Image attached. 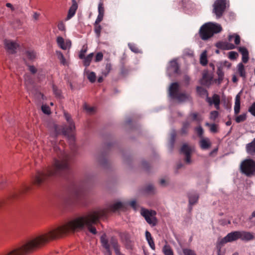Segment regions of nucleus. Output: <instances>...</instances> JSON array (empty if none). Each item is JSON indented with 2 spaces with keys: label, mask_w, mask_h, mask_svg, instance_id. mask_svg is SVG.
I'll return each instance as SVG.
<instances>
[{
  "label": "nucleus",
  "mask_w": 255,
  "mask_h": 255,
  "mask_svg": "<svg viewBox=\"0 0 255 255\" xmlns=\"http://www.w3.org/2000/svg\"><path fill=\"white\" fill-rule=\"evenodd\" d=\"M145 235L149 246L152 250H154L155 249V244L151 234L148 231H146Z\"/></svg>",
  "instance_id": "21"
},
{
  "label": "nucleus",
  "mask_w": 255,
  "mask_h": 255,
  "mask_svg": "<svg viewBox=\"0 0 255 255\" xmlns=\"http://www.w3.org/2000/svg\"><path fill=\"white\" fill-rule=\"evenodd\" d=\"M6 6L7 7H9L11 8V9L12 10H14V8L13 7V6H12V5L10 3H6Z\"/></svg>",
  "instance_id": "61"
},
{
  "label": "nucleus",
  "mask_w": 255,
  "mask_h": 255,
  "mask_svg": "<svg viewBox=\"0 0 255 255\" xmlns=\"http://www.w3.org/2000/svg\"><path fill=\"white\" fill-rule=\"evenodd\" d=\"M183 253L184 255H196L194 251L188 249H183Z\"/></svg>",
  "instance_id": "46"
},
{
  "label": "nucleus",
  "mask_w": 255,
  "mask_h": 255,
  "mask_svg": "<svg viewBox=\"0 0 255 255\" xmlns=\"http://www.w3.org/2000/svg\"><path fill=\"white\" fill-rule=\"evenodd\" d=\"M140 214L144 218L148 224L152 227L156 225L157 220L156 218V212L155 211L142 208L140 211Z\"/></svg>",
  "instance_id": "7"
},
{
  "label": "nucleus",
  "mask_w": 255,
  "mask_h": 255,
  "mask_svg": "<svg viewBox=\"0 0 255 255\" xmlns=\"http://www.w3.org/2000/svg\"><path fill=\"white\" fill-rule=\"evenodd\" d=\"M130 206L134 209L136 208V203L135 200H132L129 202Z\"/></svg>",
  "instance_id": "58"
},
{
  "label": "nucleus",
  "mask_w": 255,
  "mask_h": 255,
  "mask_svg": "<svg viewBox=\"0 0 255 255\" xmlns=\"http://www.w3.org/2000/svg\"><path fill=\"white\" fill-rule=\"evenodd\" d=\"M238 72L241 77L245 79L246 77V73L244 65L240 63L238 65Z\"/></svg>",
  "instance_id": "27"
},
{
  "label": "nucleus",
  "mask_w": 255,
  "mask_h": 255,
  "mask_svg": "<svg viewBox=\"0 0 255 255\" xmlns=\"http://www.w3.org/2000/svg\"><path fill=\"white\" fill-rule=\"evenodd\" d=\"M247 119L246 114H243L236 118L235 121L237 123H240L245 121Z\"/></svg>",
  "instance_id": "37"
},
{
  "label": "nucleus",
  "mask_w": 255,
  "mask_h": 255,
  "mask_svg": "<svg viewBox=\"0 0 255 255\" xmlns=\"http://www.w3.org/2000/svg\"><path fill=\"white\" fill-rule=\"evenodd\" d=\"M53 91L54 95L57 98H60L61 97V91L55 85L53 86Z\"/></svg>",
  "instance_id": "40"
},
{
  "label": "nucleus",
  "mask_w": 255,
  "mask_h": 255,
  "mask_svg": "<svg viewBox=\"0 0 255 255\" xmlns=\"http://www.w3.org/2000/svg\"><path fill=\"white\" fill-rule=\"evenodd\" d=\"M239 51L242 55V61L244 63H247L249 60V52L247 49L244 47H240Z\"/></svg>",
  "instance_id": "18"
},
{
  "label": "nucleus",
  "mask_w": 255,
  "mask_h": 255,
  "mask_svg": "<svg viewBox=\"0 0 255 255\" xmlns=\"http://www.w3.org/2000/svg\"><path fill=\"white\" fill-rule=\"evenodd\" d=\"M246 150L251 155H254L255 153V138L251 142L247 144Z\"/></svg>",
  "instance_id": "22"
},
{
  "label": "nucleus",
  "mask_w": 255,
  "mask_h": 255,
  "mask_svg": "<svg viewBox=\"0 0 255 255\" xmlns=\"http://www.w3.org/2000/svg\"><path fill=\"white\" fill-rule=\"evenodd\" d=\"M98 12L99 14L104 15V7L102 2H100L98 5Z\"/></svg>",
  "instance_id": "49"
},
{
  "label": "nucleus",
  "mask_w": 255,
  "mask_h": 255,
  "mask_svg": "<svg viewBox=\"0 0 255 255\" xmlns=\"http://www.w3.org/2000/svg\"><path fill=\"white\" fill-rule=\"evenodd\" d=\"M217 74L218 75V78L217 79H215V81L216 83H218V84L219 85L222 83L224 76V72L221 68H218L217 71Z\"/></svg>",
  "instance_id": "26"
},
{
  "label": "nucleus",
  "mask_w": 255,
  "mask_h": 255,
  "mask_svg": "<svg viewBox=\"0 0 255 255\" xmlns=\"http://www.w3.org/2000/svg\"><path fill=\"white\" fill-rule=\"evenodd\" d=\"M254 239V235L250 232L246 231H233L228 234L220 241V244L223 245L227 243L232 242L241 239L243 241H249Z\"/></svg>",
  "instance_id": "2"
},
{
  "label": "nucleus",
  "mask_w": 255,
  "mask_h": 255,
  "mask_svg": "<svg viewBox=\"0 0 255 255\" xmlns=\"http://www.w3.org/2000/svg\"><path fill=\"white\" fill-rule=\"evenodd\" d=\"M84 109L89 114H92L95 111V108L94 107H89L86 104L84 106Z\"/></svg>",
  "instance_id": "48"
},
{
  "label": "nucleus",
  "mask_w": 255,
  "mask_h": 255,
  "mask_svg": "<svg viewBox=\"0 0 255 255\" xmlns=\"http://www.w3.org/2000/svg\"><path fill=\"white\" fill-rule=\"evenodd\" d=\"M128 46L129 48L131 50V51H132V52H133L135 53H137L139 52V50L138 48L137 47L136 45H135L134 44L129 43L128 44Z\"/></svg>",
  "instance_id": "38"
},
{
  "label": "nucleus",
  "mask_w": 255,
  "mask_h": 255,
  "mask_svg": "<svg viewBox=\"0 0 255 255\" xmlns=\"http://www.w3.org/2000/svg\"><path fill=\"white\" fill-rule=\"evenodd\" d=\"M56 54L58 58L60 61L61 64L63 65H66L67 62L62 53L61 51H57Z\"/></svg>",
  "instance_id": "31"
},
{
  "label": "nucleus",
  "mask_w": 255,
  "mask_h": 255,
  "mask_svg": "<svg viewBox=\"0 0 255 255\" xmlns=\"http://www.w3.org/2000/svg\"><path fill=\"white\" fill-rule=\"evenodd\" d=\"M195 130H196V131L198 135L200 137H202V135L203 134V132H204L203 128L201 126H199V127H197L195 128Z\"/></svg>",
  "instance_id": "47"
},
{
  "label": "nucleus",
  "mask_w": 255,
  "mask_h": 255,
  "mask_svg": "<svg viewBox=\"0 0 255 255\" xmlns=\"http://www.w3.org/2000/svg\"><path fill=\"white\" fill-rule=\"evenodd\" d=\"M128 70L126 69L124 66H123L121 68V72L122 74L124 75L128 73Z\"/></svg>",
  "instance_id": "59"
},
{
  "label": "nucleus",
  "mask_w": 255,
  "mask_h": 255,
  "mask_svg": "<svg viewBox=\"0 0 255 255\" xmlns=\"http://www.w3.org/2000/svg\"><path fill=\"white\" fill-rule=\"evenodd\" d=\"M25 57L28 60L33 61L36 58V52L32 49H27L24 53Z\"/></svg>",
  "instance_id": "17"
},
{
  "label": "nucleus",
  "mask_w": 255,
  "mask_h": 255,
  "mask_svg": "<svg viewBox=\"0 0 255 255\" xmlns=\"http://www.w3.org/2000/svg\"><path fill=\"white\" fill-rule=\"evenodd\" d=\"M200 145L202 149L206 150L210 147L211 143L208 138H202L200 141Z\"/></svg>",
  "instance_id": "24"
},
{
  "label": "nucleus",
  "mask_w": 255,
  "mask_h": 255,
  "mask_svg": "<svg viewBox=\"0 0 255 255\" xmlns=\"http://www.w3.org/2000/svg\"><path fill=\"white\" fill-rule=\"evenodd\" d=\"M145 190L148 193H153L154 192V187L152 184H149L146 186Z\"/></svg>",
  "instance_id": "43"
},
{
  "label": "nucleus",
  "mask_w": 255,
  "mask_h": 255,
  "mask_svg": "<svg viewBox=\"0 0 255 255\" xmlns=\"http://www.w3.org/2000/svg\"><path fill=\"white\" fill-rule=\"evenodd\" d=\"M4 44L5 49L10 54L15 53L17 48L18 47V45L16 42L10 40L5 39Z\"/></svg>",
  "instance_id": "12"
},
{
  "label": "nucleus",
  "mask_w": 255,
  "mask_h": 255,
  "mask_svg": "<svg viewBox=\"0 0 255 255\" xmlns=\"http://www.w3.org/2000/svg\"><path fill=\"white\" fill-rule=\"evenodd\" d=\"M184 81L186 82V83L187 84H188L189 82L190 81V80L189 77L187 76V75H186V76H184Z\"/></svg>",
  "instance_id": "60"
},
{
  "label": "nucleus",
  "mask_w": 255,
  "mask_h": 255,
  "mask_svg": "<svg viewBox=\"0 0 255 255\" xmlns=\"http://www.w3.org/2000/svg\"><path fill=\"white\" fill-rule=\"evenodd\" d=\"M233 39H234L235 43L236 45H238L240 43V37L238 34H234L233 35H230L229 36V40L232 41Z\"/></svg>",
  "instance_id": "34"
},
{
  "label": "nucleus",
  "mask_w": 255,
  "mask_h": 255,
  "mask_svg": "<svg viewBox=\"0 0 255 255\" xmlns=\"http://www.w3.org/2000/svg\"><path fill=\"white\" fill-rule=\"evenodd\" d=\"M30 189L28 186H24L20 190L11 193L10 195L5 199L0 202V209L5 205H7L11 203L14 200L17 198L18 196L24 193Z\"/></svg>",
  "instance_id": "8"
},
{
  "label": "nucleus",
  "mask_w": 255,
  "mask_h": 255,
  "mask_svg": "<svg viewBox=\"0 0 255 255\" xmlns=\"http://www.w3.org/2000/svg\"><path fill=\"white\" fill-rule=\"evenodd\" d=\"M87 78L88 80L91 82L94 83L96 81V75L94 72H87Z\"/></svg>",
  "instance_id": "35"
},
{
  "label": "nucleus",
  "mask_w": 255,
  "mask_h": 255,
  "mask_svg": "<svg viewBox=\"0 0 255 255\" xmlns=\"http://www.w3.org/2000/svg\"><path fill=\"white\" fill-rule=\"evenodd\" d=\"M206 126L210 127V131L212 132L216 133L218 131L217 126L215 124H210L208 123L206 124Z\"/></svg>",
  "instance_id": "39"
},
{
  "label": "nucleus",
  "mask_w": 255,
  "mask_h": 255,
  "mask_svg": "<svg viewBox=\"0 0 255 255\" xmlns=\"http://www.w3.org/2000/svg\"><path fill=\"white\" fill-rule=\"evenodd\" d=\"M165 255H173V252L169 245H165L162 249Z\"/></svg>",
  "instance_id": "30"
},
{
  "label": "nucleus",
  "mask_w": 255,
  "mask_h": 255,
  "mask_svg": "<svg viewBox=\"0 0 255 255\" xmlns=\"http://www.w3.org/2000/svg\"><path fill=\"white\" fill-rule=\"evenodd\" d=\"M142 166L143 168L144 169H145V170H148L149 169V163L145 161H142Z\"/></svg>",
  "instance_id": "57"
},
{
  "label": "nucleus",
  "mask_w": 255,
  "mask_h": 255,
  "mask_svg": "<svg viewBox=\"0 0 255 255\" xmlns=\"http://www.w3.org/2000/svg\"><path fill=\"white\" fill-rule=\"evenodd\" d=\"M56 41L58 45L63 50H66L68 47L71 46L70 41H67L65 42L64 38L61 36L57 37Z\"/></svg>",
  "instance_id": "16"
},
{
  "label": "nucleus",
  "mask_w": 255,
  "mask_h": 255,
  "mask_svg": "<svg viewBox=\"0 0 255 255\" xmlns=\"http://www.w3.org/2000/svg\"><path fill=\"white\" fill-rule=\"evenodd\" d=\"M101 29H102V27H101V25H99V24H96L95 23L94 31H95V32L96 33L97 36L98 37H99L100 36Z\"/></svg>",
  "instance_id": "41"
},
{
  "label": "nucleus",
  "mask_w": 255,
  "mask_h": 255,
  "mask_svg": "<svg viewBox=\"0 0 255 255\" xmlns=\"http://www.w3.org/2000/svg\"><path fill=\"white\" fill-rule=\"evenodd\" d=\"M28 69L32 74H35L37 72V69L34 66H28Z\"/></svg>",
  "instance_id": "56"
},
{
  "label": "nucleus",
  "mask_w": 255,
  "mask_h": 255,
  "mask_svg": "<svg viewBox=\"0 0 255 255\" xmlns=\"http://www.w3.org/2000/svg\"><path fill=\"white\" fill-rule=\"evenodd\" d=\"M180 152L185 155V161L186 163H191V154L192 149L191 147L187 144H184L181 148Z\"/></svg>",
  "instance_id": "11"
},
{
  "label": "nucleus",
  "mask_w": 255,
  "mask_h": 255,
  "mask_svg": "<svg viewBox=\"0 0 255 255\" xmlns=\"http://www.w3.org/2000/svg\"><path fill=\"white\" fill-rule=\"evenodd\" d=\"M93 56V53H91L84 58L83 63L85 66L88 67L90 65Z\"/></svg>",
  "instance_id": "28"
},
{
  "label": "nucleus",
  "mask_w": 255,
  "mask_h": 255,
  "mask_svg": "<svg viewBox=\"0 0 255 255\" xmlns=\"http://www.w3.org/2000/svg\"><path fill=\"white\" fill-rule=\"evenodd\" d=\"M54 149L56 151L59 150V153H58V159L54 158L51 165L37 171L32 181L34 185L37 187L41 186L45 184L53 177L64 176V174L71 172L68 163L69 155L60 150L56 146L54 147Z\"/></svg>",
  "instance_id": "1"
},
{
  "label": "nucleus",
  "mask_w": 255,
  "mask_h": 255,
  "mask_svg": "<svg viewBox=\"0 0 255 255\" xmlns=\"http://www.w3.org/2000/svg\"><path fill=\"white\" fill-rule=\"evenodd\" d=\"M238 56V53L235 51H231L229 53V57L231 59H235Z\"/></svg>",
  "instance_id": "52"
},
{
  "label": "nucleus",
  "mask_w": 255,
  "mask_h": 255,
  "mask_svg": "<svg viewBox=\"0 0 255 255\" xmlns=\"http://www.w3.org/2000/svg\"><path fill=\"white\" fill-rule=\"evenodd\" d=\"M222 30V28L220 24L207 22L200 27L199 33L201 38L206 40L212 37L214 34L221 32Z\"/></svg>",
  "instance_id": "3"
},
{
  "label": "nucleus",
  "mask_w": 255,
  "mask_h": 255,
  "mask_svg": "<svg viewBox=\"0 0 255 255\" xmlns=\"http://www.w3.org/2000/svg\"><path fill=\"white\" fill-rule=\"evenodd\" d=\"M176 136V132L175 130H172L170 133V144L171 148H172L174 146V144L175 142V138Z\"/></svg>",
  "instance_id": "32"
},
{
  "label": "nucleus",
  "mask_w": 255,
  "mask_h": 255,
  "mask_svg": "<svg viewBox=\"0 0 255 255\" xmlns=\"http://www.w3.org/2000/svg\"><path fill=\"white\" fill-rule=\"evenodd\" d=\"M213 12L216 14L217 18L221 17L226 7L225 0H216L213 5Z\"/></svg>",
  "instance_id": "9"
},
{
  "label": "nucleus",
  "mask_w": 255,
  "mask_h": 255,
  "mask_svg": "<svg viewBox=\"0 0 255 255\" xmlns=\"http://www.w3.org/2000/svg\"><path fill=\"white\" fill-rule=\"evenodd\" d=\"M103 17H104V15L98 14V15L97 16V18L96 21H95V23L96 24H99L100 22H101L103 19Z\"/></svg>",
  "instance_id": "53"
},
{
  "label": "nucleus",
  "mask_w": 255,
  "mask_h": 255,
  "mask_svg": "<svg viewBox=\"0 0 255 255\" xmlns=\"http://www.w3.org/2000/svg\"><path fill=\"white\" fill-rule=\"evenodd\" d=\"M57 26L59 30L61 31H64L65 30V24L63 22H59Z\"/></svg>",
  "instance_id": "54"
},
{
  "label": "nucleus",
  "mask_w": 255,
  "mask_h": 255,
  "mask_svg": "<svg viewBox=\"0 0 255 255\" xmlns=\"http://www.w3.org/2000/svg\"><path fill=\"white\" fill-rule=\"evenodd\" d=\"M241 172L247 176L255 174V161L251 159L244 160L240 166Z\"/></svg>",
  "instance_id": "5"
},
{
  "label": "nucleus",
  "mask_w": 255,
  "mask_h": 255,
  "mask_svg": "<svg viewBox=\"0 0 255 255\" xmlns=\"http://www.w3.org/2000/svg\"><path fill=\"white\" fill-rule=\"evenodd\" d=\"M208 62L207 58V55H206V52L204 51L203 52L200 57V63L203 65L205 66L207 65Z\"/></svg>",
  "instance_id": "36"
},
{
  "label": "nucleus",
  "mask_w": 255,
  "mask_h": 255,
  "mask_svg": "<svg viewBox=\"0 0 255 255\" xmlns=\"http://www.w3.org/2000/svg\"><path fill=\"white\" fill-rule=\"evenodd\" d=\"M206 101L209 103L210 106L214 104L217 110H219L220 109V98L218 95L214 94L212 99L211 98L207 96L206 98Z\"/></svg>",
  "instance_id": "14"
},
{
  "label": "nucleus",
  "mask_w": 255,
  "mask_h": 255,
  "mask_svg": "<svg viewBox=\"0 0 255 255\" xmlns=\"http://www.w3.org/2000/svg\"><path fill=\"white\" fill-rule=\"evenodd\" d=\"M189 117L191 118L193 121H199L200 118L199 114L197 113H191L190 114Z\"/></svg>",
  "instance_id": "45"
},
{
  "label": "nucleus",
  "mask_w": 255,
  "mask_h": 255,
  "mask_svg": "<svg viewBox=\"0 0 255 255\" xmlns=\"http://www.w3.org/2000/svg\"><path fill=\"white\" fill-rule=\"evenodd\" d=\"M99 163L104 167H106L108 165V160L105 155L103 154L99 155L97 158Z\"/></svg>",
  "instance_id": "25"
},
{
  "label": "nucleus",
  "mask_w": 255,
  "mask_h": 255,
  "mask_svg": "<svg viewBox=\"0 0 255 255\" xmlns=\"http://www.w3.org/2000/svg\"><path fill=\"white\" fill-rule=\"evenodd\" d=\"M188 198L189 204L193 205L197 202L199 196L196 193L191 192L188 194Z\"/></svg>",
  "instance_id": "23"
},
{
  "label": "nucleus",
  "mask_w": 255,
  "mask_h": 255,
  "mask_svg": "<svg viewBox=\"0 0 255 255\" xmlns=\"http://www.w3.org/2000/svg\"><path fill=\"white\" fill-rule=\"evenodd\" d=\"M180 86L177 82L172 83L169 88V95L170 97L174 99H176L179 102H184L188 100L189 95L185 93L179 92Z\"/></svg>",
  "instance_id": "4"
},
{
  "label": "nucleus",
  "mask_w": 255,
  "mask_h": 255,
  "mask_svg": "<svg viewBox=\"0 0 255 255\" xmlns=\"http://www.w3.org/2000/svg\"><path fill=\"white\" fill-rule=\"evenodd\" d=\"M255 211H254L252 213V214L251 216L249 217V220H250V221H251V220H252V219L253 218H255Z\"/></svg>",
  "instance_id": "63"
},
{
  "label": "nucleus",
  "mask_w": 255,
  "mask_h": 255,
  "mask_svg": "<svg viewBox=\"0 0 255 255\" xmlns=\"http://www.w3.org/2000/svg\"><path fill=\"white\" fill-rule=\"evenodd\" d=\"M103 58V54L102 52H98L97 53L95 57V62H99L101 61Z\"/></svg>",
  "instance_id": "50"
},
{
  "label": "nucleus",
  "mask_w": 255,
  "mask_h": 255,
  "mask_svg": "<svg viewBox=\"0 0 255 255\" xmlns=\"http://www.w3.org/2000/svg\"><path fill=\"white\" fill-rule=\"evenodd\" d=\"M212 77L208 73H203L200 83L202 85L207 86L211 84Z\"/></svg>",
  "instance_id": "20"
},
{
  "label": "nucleus",
  "mask_w": 255,
  "mask_h": 255,
  "mask_svg": "<svg viewBox=\"0 0 255 255\" xmlns=\"http://www.w3.org/2000/svg\"><path fill=\"white\" fill-rule=\"evenodd\" d=\"M241 93V92L238 93L235 98L234 112L236 115L238 114L240 111Z\"/></svg>",
  "instance_id": "19"
},
{
  "label": "nucleus",
  "mask_w": 255,
  "mask_h": 255,
  "mask_svg": "<svg viewBox=\"0 0 255 255\" xmlns=\"http://www.w3.org/2000/svg\"><path fill=\"white\" fill-rule=\"evenodd\" d=\"M41 109L42 112L46 114H49L50 113V111L48 107H47L46 106H42Z\"/></svg>",
  "instance_id": "55"
},
{
  "label": "nucleus",
  "mask_w": 255,
  "mask_h": 255,
  "mask_svg": "<svg viewBox=\"0 0 255 255\" xmlns=\"http://www.w3.org/2000/svg\"><path fill=\"white\" fill-rule=\"evenodd\" d=\"M238 81V79L237 77L235 75H234L232 78V81L234 83H236Z\"/></svg>",
  "instance_id": "62"
},
{
  "label": "nucleus",
  "mask_w": 255,
  "mask_h": 255,
  "mask_svg": "<svg viewBox=\"0 0 255 255\" xmlns=\"http://www.w3.org/2000/svg\"><path fill=\"white\" fill-rule=\"evenodd\" d=\"M190 123L186 121L183 123L182 127L181 129L180 132L181 134H185L188 132V128L189 127Z\"/></svg>",
  "instance_id": "29"
},
{
  "label": "nucleus",
  "mask_w": 255,
  "mask_h": 255,
  "mask_svg": "<svg viewBox=\"0 0 255 255\" xmlns=\"http://www.w3.org/2000/svg\"><path fill=\"white\" fill-rule=\"evenodd\" d=\"M249 111L255 117V102L249 108Z\"/></svg>",
  "instance_id": "51"
},
{
  "label": "nucleus",
  "mask_w": 255,
  "mask_h": 255,
  "mask_svg": "<svg viewBox=\"0 0 255 255\" xmlns=\"http://www.w3.org/2000/svg\"><path fill=\"white\" fill-rule=\"evenodd\" d=\"M85 57V54L84 53H82V52H81L79 55V58L80 59H84Z\"/></svg>",
  "instance_id": "64"
},
{
  "label": "nucleus",
  "mask_w": 255,
  "mask_h": 255,
  "mask_svg": "<svg viewBox=\"0 0 255 255\" xmlns=\"http://www.w3.org/2000/svg\"><path fill=\"white\" fill-rule=\"evenodd\" d=\"M64 117L68 123V126L63 127L62 131L65 135H69L75 129V124L71 119V116L68 113L64 112Z\"/></svg>",
  "instance_id": "10"
},
{
  "label": "nucleus",
  "mask_w": 255,
  "mask_h": 255,
  "mask_svg": "<svg viewBox=\"0 0 255 255\" xmlns=\"http://www.w3.org/2000/svg\"><path fill=\"white\" fill-rule=\"evenodd\" d=\"M77 8H78V4H77L76 0H73L72 4L70 6V7L68 10V14H67V17L66 18V19L67 20L71 19L75 15V14L76 12V10L77 9Z\"/></svg>",
  "instance_id": "15"
},
{
  "label": "nucleus",
  "mask_w": 255,
  "mask_h": 255,
  "mask_svg": "<svg viewBox=\"0 0 255 255\" xmlns=\"http://www.w3.org/2000/svg\"><path fill=\"white\" fill-rule=\"evenodd\" d=\"M219 116V113L217 111H213L210 113V118L211 120L215 121Z\"/></svg>",
  "instance_id": "42"
},
{
  "label": "nucleus",
  "mask_w": 255,
  "mask_h": 255,
  "mask_svg": "<svg viewBox=\"0 0 255 255\" xmlns=\"http://www.w3.org/2000/svg\"><path fill=\"white\" fill-rule=\"evenodd\" d=\"M167 72L169 76H171L174 74L179 73V66L176 60H172L170 62Z\"/></svg>",
  "instance_id": "13"
},
{
  "label": "nucleus",
  "mask_w": 255,
  "mask_h": 255,
  "mask_svg": "<svg viewBox=\"0 0 255 255\" xmlns=\"http://www.w3.org/2000/svg\"><path fill=\"white\" fill-rule=\"evenodd\" d=\"M111 69H112L111 64L110 63H107L106 64L105 70V71L103 72V74H104L105 76H107L108 74V73L110 72Z\"/></svg>",
  "instance_id": "44"
},
{
  "label": "nucleus",
  "mask_w": 255,
  "mask_h": 255,
  "mask_svg": "<svg viewBox=\"0 0 255 255\" xmlns=\"http://www.w3.org/2000/svg\"><path fill=\"white\" fill-rule=\"evenodd\" d=\"M196 91L198 95H199L201 96H208V94L207 90L204 89V88L200 87V86H197L196 88Z\"/></svg>",
  "instance_id": "33"
},
{
  "label": "nucleus",
  "mask_w": 255,
  "mask_h": 255,
  "mask_svg": "<svg viewBox=\"0 0 255 255\" xmlns=\"http://www.w3.org/2000/svg\"><path fill=\"white\" fill-rule=\"evenodd\" d=\"M86 198V193L82 186L74 185L72 190V203H80Z\"/></svg>",
  "instance_id": "6"
}]
</instances>
